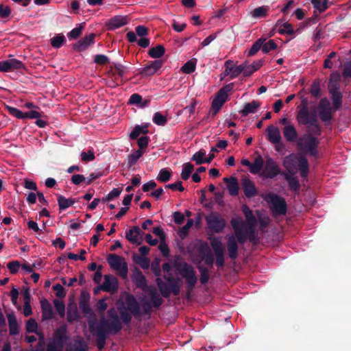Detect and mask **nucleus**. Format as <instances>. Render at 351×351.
<instances>
[{
	"label": "nucleus",
	"mask_w": 351,
	"mask_h": 351,
	"mask_svg": "<svg viewBox=\"0 0 351 351\" xmlns=\"http://www.w3.org/2000/svg\"><path fill=\"white\" fill-rule=\"evenodd\" d=\"M282 132L288 142H294L298 137V132L293 124L284 126Z\"/></svg>",
	"instance_id": "nucleus-27"
},
{
	"label": "nucleus",
	"mask_w": 351,
	"mask_h": 351,
	"mask_svg": "<svg viewBox=\"0 0 351 351\" xmlns=\"http://www.w3.org/2000/svg\"><path fill=\"white\" fill-rule=\"evenodd\" d=\"M208 227L215 232H221L225 226V219L217 213H212L206 217Z\"/></svg>",
	"instance_id": "nucleus-12"
},
{
	"label": "nucleus",
	"mask_w": 351,
	"mask_h": 351,
	"mask_svg": "<svg viewBox=\"0 0 351 351\" xmlns=\"http://www.w3.org/2000/svg\"><path fill=\"white\" fill-rule=\"evenodd\" d=\"M297 120L302 125L317 122V114L315 111L310 112L306 107H303L298 113Z\"/></svg>",
	"instance_id": "nucleus-14"
},
{
	"label": "nucleus",
	"mask_w": 351,
	"mask_h": 351,
	"mask_svg": "<svg viewBox=\"0 0 351 351\" xmlns=\"http://www.w3.org/2000/svg\"><path fill=\"white\" fill-rule=\"evenodd\" d=\"M108 315L111 322L104 317L99 323L95 319L88 321L90 332L95 337L99 350L104 348L109 333L116 334L122 328L121 322L114 308L108 310Z\"/></svg>",
	"instance_id": "nucleus-1"
},
{
	"label": "nucleus",
	"mask_w": 351,
	"mask_h": 351,
	"mask_svg": "<svg viewBox=\"0 0 351 351\" xmlns=\"http://www.w3.org/2000/svg\"><path fill=\"white\" fill-rule=\"evenodd\" d=\"M210 245L214 253L223 252V244L220 238H213L210 241Z\"/></svg>",
	"instance_id": "nucleus-50"
},
{
	"label": "nucleus",
	"mask_w": 351,
	"mask_h": 351,
	"mask_svg": "<svg viewBox=\"0 0 351 351\" xmlns=\"http://www.w3.org/2000/svg\"><path fill=\"white\" fill-rule=\"evenodd\" d=\"M10 327V333L11 335H16L19 332L17 321L14 315H10L8 317Z\"/></svg>",
	"instance_id": "nucleus-41"
},
{
	"label": "nucleus",
	"mask_w": 351,
	"mask_h": 351,
	"mask_svg": "<svg viewBox=\"0 0 351 351\" xmlns=\"http://www.w3.org/2000/svg\"><path fill=\"white\" fill-rule=\"evenodd\" d=\"M160 263V258H155L151 264L152 271H153L154 275L158 277L160 276V274H161Z\"/></svg>",
	"instance_id": "nucleus-60"
},
{
	"label": "nucleus",
	"mask_w": 351,
	"mask_h": 351,
	"mask_svg": "<svg viewBox=\"0 0 351 351\" xmlns=\"http://www.w3.org/2000/svg\"><path fill=\"white\" fill-rule=\"evenodd\" d=\"M193 222L194 221L193 219H189L187 221L186 224L180 229L178 234L181 238H184L185 237H186L190 228L193 225Z\"/></svg>",
	"instance_id": "nucleus-54"
},
{
	"label": "nucleus",
	"mask_w": 351,
	"mask_h": 351,
	"mask_svg": "<svg viewBox=\"0 0 351 351\" xmlns=\"http://www.w3.org/2000/svg\"><path fill=\"white\" fill-rule=\"evenodd\" d=\"M162 60L152 61L149 64L141 69L140 73L143 76H149L155 74L162 66Z\"/></svg>",
	"instance_id": "nucleus-18"
},
{
	"label": "nucleus",
	"mask_w": 351,
	"mask_h": 351,
	"mask_svg": "<svg viewBox=\"0 0 351 351\" xmlns=\"http://www.w3.org/2000/svg\"><path fill=\"white\" fill-rule=\"evenodd\" d=\"M277 48V45L273 40H269L268 42L263 43L262 45V51L265 53H267L269 51L274 50Z\"/></svg>",
	"instance_id": "nucleus-57"
},
{
	"label": "nucleus",
	"mask_w": 351,
	"mask_h": 351,
	"mask_svg": "<svg viewBox=\"0 0 351 351\" xmlns=\"http://www.w3.org/2000/svg\"><path fill=\"white\" fill-rule=\"evenodd\" d=\"M53 304L57 312L60 315V317H64L65 314V306L64 302L59 300H55L53 301Z\"/></svg>",
	"instance_id": "nucleus-58"
},
{
	"label": "nucleus",
	"mask_w": 351,
	"mask_h": 351,
	"mask_svg": "<svg viewBox=\"0 0 351 351\" xmlns=\"http://www.w3.org/2000/svg\"><path fill=\"white\" fill-rule=\"evenodd\" d=\"M223 182L227 184V189L230 195L236 196L239 193V186L235 177L224 178Z\"/></svg>",
	"instance_id": "nucleus-24"
},
{
	"label": "nucleus",
	"mask_w": 351,
	"mask_h": 351,
	"mask_svg": "<svg viewBox=\"0 0 351 351\" xmlns=\"http://www.w3.org/2000/svg\"><path fill=\"white\" fill-rule=\"evenodd\" d=\"M311 3L320 12H324L328 8V1L326 0H312Z\"/></svg>",
	"instance_id": "nucleus-55"
},
{
	"label": "nucleus",
	"mask_w": 351,
	"mask_h": 351,
	"mask_svg": "<svg viewBox=\"0 0 351 351\" xmlns=\"http://www.w3.org/2000/svg\"><path fill=\"white\" fill-rule=\"evenodd\" d=\"M143 232L139 227L134 226L125 233L126 239L133 244L140 245L143 242Z\"/></svg>",
	"instance_id": "nucleus-16"
},
{
	"label": "nucleus",
	"mask_w": 351,
	"mask_h": 351,
	"mask_svg": "<svg viewBox=\"0 0 351 351\" xmlns=\"http://www.w3.org/2000/svg\"><path fill=\"white\" fill-rule=\"evenodd\" d=\"M101 289L106 292H116L118 289V281L117 278L110 275L105 276L104 282L101 286Z\"/></svg>",
	"instance_id": "nucleus-20"
},
{
	"label": "nucleus",
	"mask_w": 351,
	"mask_h": 351,
	"mask_svg": "<svg viewBox=\"0 0 351 351\" xmlns=\"http://www.w3.org/2000/svg\"><path fill=\"white\" fill-rule=\"evenodd\" d=\"M319 114L320 119L324 122H328L331 120V118H332L331 109L319 110Z\"/></svg>",
	"instance_id": "nucleus-62"
},
{
	"label": "nucleus",
	"mask_w": 351,
	"mask_h": 351,
	"mask_svg": "<svg viewBox=\"0 0 351 351\" xmlns=\"http://www.w3.org/2000/svg\"><path fill=\"white\" fill-rule=\"evenodd\" d=\"M148 132L147 125H136L133 130L130 134L131 139H135L138 137L141 134H147Z\"/></svg>",
	"instance_id": "nucleus-37"
},
{
	"label": "nucleus",
	"mask_w": 351,
	"mask_h": 351,
	"mask_svg": "<svg viewBox=\"0 0 351 351\" xmlns=\"http://www.w3.org/2000/svg\"><path fill=\"white\" fill-rule=\"evenodd\" d=\"M164 278L169 285L164 282L160 278H157L156 280V282L162 295L165 298H168L171 293H173L174 295H178L180 293L182 285L181 280L167 276L166 275H164Z\"/></svg>",
	"instance_id": "nucleus-4"
},
{
	"label": "nucleus",
	"mask_w": 351,
	"mask_h": 351,
	"mask_svg": "<svg viewBox=\"0 0 351 351\" xmlns=\"http://www.w3.org/2000/svg\"><path fill=\"white\" fill-rule=\"evenodd\" d=\"M124 305L128 311L133 315H138L139 314L140 308L135 298L132 295H128L125 298Z\"/></svg>",
	"instance_id": "nucleus-25"
},
{
	"label": "nucleus",
	"mask_w": 351,
	"mask_h": 351,
	"mask_svg": "<svg viewBox=\"0 0 351 351\" xmlns=\"http://www.w3.org/2000/svg\"><path fill=\"white\" fill-rule=\"evenodd\" d=\"M196 60L195 59L189 60L181 68L183 73L190 74L195 70Z\"/></svg>",
	"instance_id": "nucleus-44"
},
{
	"label": "nucleus",
	"mask_w": 351,
	"mask_h": 351,
	"mask_svg": "<svg viewBox=\"0 0 351 351\" xmlns=\"http://www.w3.org/2000/svg\"><path fill=\"white\" fill-rule=\"evenodd\" d=\"M241 185L243 189L245 195L247 198H251L256 196L258 191L254 183L247 178H244L241 180Z\"/></svg>",
	"instance_id": "nucleus-19"
},
{
	"label": "nucleus",
	"mask_w": 351,
	"mask_h": 351,
	"mask_svg": "<svg viewBox=\"0 0 351 351\" xmlns=\"http://www.w3.org/2000/svg\"><path fill=\"white\" fill-rule=\"evenodd\" d=\"M280 168L276 162L270 157L266 159L263 171L260 176L264 178L273 179L280 174Z\"/></svg>",
	"instance_id": "nucleus-13"
},
{
	"label": "nucleus",
	"mask_w": 351,
	"mask_h": 351,
	"mask_svg": "<svg viewBox=\"0 0 351 351\" xmlns=\"http://www.w3.org/2000/svg\"><path fill=\"white\" fill-rule=\"evenodd\" d=\"M265 38H261L258 39L252 46L250 49L248 51V56H254L255 53H256L261 47H262L263 44L265 41Z\"/></svg>",
	"instance_id": "nucleus-47"
},
{
	"label": "nucleus",
	"mask_w": 351,
	"mask_h": 351,
	"mask_svg": "<svg viewBox=\"0 0 351 351\" xmlns=\"http://www.w3.org/2000/svg\"><path fill=\"white\" fill-rule=\"evenodd\" d=\"M58 203L60 209L65 210L72 206L74 201L72 199H66L64 196L59 195L58 197Z\"/></svg>",
	"instance_id": "nucleus-43"
},
{
	"label": "nucleus",
	"mask_w": 351,
	"mask_h": 351,
	"mask_svg": "<svg viewBox=\"0 0 351 351\" xmlns=\"http://www.w3.org/2000/svg\"><path fill=\"white\" fill-rule=\"evenodd\" d=\"M22 68H23V64L16 59H9L0 62L1 72H10Z\"/></svg>",
	"instance_id": "nucleus-15"
},
{
	"label": "nucleus",
	"mask_w": 351,
	"mask_h": 351,
	"mask_svg": "<svg viewBox=\"0 0 351 351\" xmlns=\"http://www.w3.org/2000/svg\"><path fill=\"white\" fill-rule=\"evenodd\" d=\"M145 150H136L128 156V163L130 166L134 165L136 161L143 156Z\"/></svg>",
	"instance_id": "nucleus-49"
},
{
	"label": "nucleus",
	"mask_w": 351,
	"mask_h": 351,
	"mask_svg": "<svg viewBox=\"0 0 351 351\" xmlns=\"http://www.w3.org/2000/svg\"><path fill=\"white\" fill-rule=\"evenodd\" d=\"M25 302L23 305V315L28 317L32 313V308L29 304V295L28 293L25 295Z\"/></svg>",
	"instance_id": "nucleus-56"
},
{
	"label": "nucleus",
	"mask_w": 351,
	"mask_h": 351,
	"mask_svg": "<svg viewBox=\"0 0 351 351\" xmlns=\"http://www.w3.org/2000/svg\"><path fill=\"white\" fill-rule=\"evenodd\" d=\"M129 103L130 104H135L140 107H145L147 105L148 101H143L142 97L138 94H133L130 96Z\"/></svg>",
	"instance_id": "nucleus-45"
},
{
	"label": "nucleus",
	"mask_w": 351,
	"mask_h": 351,
	"mask_svg": "<svg viewBox=\"0 0 351 351\" xmlns=\"http://www.w3.org/2000/svg\"><path fill=\"white\" fill-rule=\"evenodd\" d=\"M81 159L84 162H90L95 159V154L93 150H88L87 152L81 153Z\"/></svg>",
	"instance_id": "nucleus-63"
},
{
	"label": "nucleus",
	"mask_w": 351,
	"mask_h": 351,
	"mask_svg": "<svg viewBox=\"0 0 351 351\" xmlns=\"http://www.w3.org/2000/svg\"><path fill=\"white\" fill-rule=\"evenodd\" d=\"M234 88V84L230 83L223 86L216 94L213 100L211 106V112L215 115L220 110L224 103L228 100V93Z\"/></svg>",
	"instance_id": "nucleus-7"
},
{
	"label": "nucleus",
	"mask_w": 351,
	"mask_h": 351,
	"mask_svg": "<svg viewBox=\"0 0 351 351\" xmlns=\"http://www.w3.org/2000/svg\"><path fill=\"white\" fill-rule=\"evenodd\" d=\"M264 162L261 156H257L255 158L254 162L251 163L250 167V171L252 174H261V170L263 168Z\"/></svg>",
	"instance_id": "nucleus-34"
},
{
	"label": "nucleus",
	"mask_w": 351,
	"mask_h": 351,
	"mask_svg": "<svg viewBox=\"0 0 351 351\" xmlns=\"http://www.w3.org/2000/svg\"><path fill=\"white\" fill-rule=\"evenodd\" d=\"M232 63L233 62L232 60H228L226 61L224 64V76H230L231 79L238 77L243 70V67H241V64L234 66Z\"/></svg>",
	"instance_id": "nucleus-17"
},
{
	"label": "nucleus",
	"mask_w": 351,
	"mask_h": 351,
	"mask_svg": "<svg viewBox=\"0 0 351 351\" xmlns=\"http://www.w3.org/2000/svg\"><path fill=\"white\" fill-rule=\"evenodd\" d=\"M284 167L290 174L300 173L301 177L306 178L309 171V166L305 157L291 154L287 156L282 162Z\"/></svg>",
	"instance_id": "nucleus-3"
},
{
	"label": "nucleus",
	"mask_w": 351,
	"mask_h": 351,
	"mask_svg": "<svg viewBox=\"0 0 351 351\" xmlns=\"http://www.w3.org/2000/svg\"><path fill=\"white\" fill-rule=\"evenodd\" d=\"M71 351H88V346L82 337L75 339Z\"/></svg>",
	"instance_id": "nucleus-38"
},
{
	"label": "nucleus",
	"mask_w": 351,
	"mask_h": 351,
	"mask_svg": "<svg viewBox=\"0 0 351 351\" xmlns=\"http://www.w3.org/2000/svg\"><path fill=\"white\" fill-rule=\"evenodd\" d=\"M241 210L245 215L247 227L245 226L242 219L238 218L232 219L230 223L237 239L240 243L243 244L247 239H249L251 241H254L256 239L255 227L257 223V219L252 210L247 205H243Z\"/></svg>",
	"instance_id": "nucleus-2"
},
{
	"label": "nucleus",
	"mask_w": 351,
	"mask_h": 351,
	"mask_svg": "<svg viewBox=\"0 0 351 351\" xmlns=\"http://www.w3.org/2000/svg\"><path fill=\"white\" fill-rule=\"evenodd\" d=\"M42 309V316L43 319H51L53 313L51 304L47 300H43L40 302Z\"/></svg>",
	"instance_id": "nucleus-30"
},
{
	"label": "nucleus",
	"mask_w": 351,
	"mask_h": 351,
	"mask_svg": "<svg viewBox=\"0 0 351 351\" xmlns=\"http://www.w3.org/2000/svg\"><path fill=\"white\" fill-rule=\"evenodd\" d=\"M282 175L285 176V180L287 181L290 189L294 191H299L300 184L297 178L293 177L294 174H290L287 172H283Z\"/></svg>",
	"instance_id": "nucleus-33"
},
{
	"label": "nucleus",
	"mask_w": 351,
	"mask_h": 351,
	"mask_svg": "<svg viewBox=\"0 0 351 351\" xmlns=\"http://www.w3.org/2000/svg\"><path fill=\"white\" fill-rule=\"evenodd\" d=\"M265 132L267 140L271 143H278L282 139L280 130L274 125L268 126L265 130Z\"/></svg>",
	"instance_id": "nucleus-21"
},
{
	"label": "nucleus",
	"mask_w": 351,
	"mask_h": 351,
	"mask_svg": "<svg viewBox=\"0 0 351 351\" xmlns=\"http://www.w3.org/2000/svg\"><path fill=\"white\" fill-rule=\"evenodd\" d=\"M152 120L158 125H165L167 121V117L158 112L154 113Z\"/></svg>",
	"instance_id": "nucleus-53"
},
{
	"label": "nucleus",
	"mask_w": 351,
	"mask_h": 351,
	"mask_svg": "<svg viewBox=\"0 0 351 351\" xmlns=\"http://www.w3.org/2000/svg\"><path fill=\"white\" fill-rule=\"evenodd\" d=\"M134 261L141 266V268L145 269L149 267V260L145 256H135Z\"/></svg>",
	"instance_id": "nucleus-52"
},
{
	"label": "nucleus",
	"mask_w": 351,
	"mask_h": 351,
	"mask_svg": "<svg viewBox=\"0 0 351 351\" xmlns=\"http://www.w3.org/2000/svg\"><path fill=\"white\" fill-rule=\"evenodd\" d=\"M269 9L268 5L259 6L250 11L249 15L255 19L265 18L268 15Z\"/></svg>",
	"instance_id": "nucleus-28"
},
{
	"label": "nucleus",
	"mask_w": 351,
	"mask_h": 351,
	"mask_svg": "<svg viewBox=\"0 0 351 351\" xmlns=\"http://www.w3.org/2000/svg\"><path fill=\"white\" fill-rule=\"evenodd\" d=\"M171 171L167 169H162L158 176L157 180L162 182H166L171 178Z\"/></svg>",
	"instance_id": "nucleus-51"
},
{
	"label": "nucleus",
	"mask_w": 351,
	"mask_h": 351,
	"mask_svg": "<svg viewBox=\"0 0 351 351\" xmlns=\"http://www.w3.org/2000/svg\"><path fill=\"white\" fill-rule=\"evenodd\" d=\"M260 106L261 104L258 101L254 100L250 103L245 104L240 113L243 117H246L250 114H254L256 112Z\"/></svg>",
	"instance_id": "nucleus-29"
},
{
	"label": "nucleus",
	"mask_w": 351,
	"mask_h": 351,
	"mask_svg": "<svg viewBox=\"0 0 351 351\" xmlns=\"http://www.w3.org/2000/svg\"><path fill=\"white\" fill-rule=\"evenodd\" d=\"M319 144L318 139L313 136L311 134H306L297 141L298 146L310 155L315 156L317 154V147Z\"/></svg>",
	"instance_id": "nucleus-8"
},
{
	"label": "nucleus",
	"mask_w": 351,
	"mask_h": 351,
	"mask_svg": "<svg viewBox=\"0 0 351 351\" xmlns=\"http://www.w3.org/2000/svg\"><path fill=\"white\" fill-rule=\"evenodd\" d=\"M192 160L195 162L196 165L206 163V157L205 150L201 149L195 152L192 157Z\"/></svg>",
	"instance_id": "nucleus-42"
},
{
	"label": "nucleus",
	"mask_w": 351,
	"mask_h": 351,
	"mask_svg": "<svg viewBox=\"0 0 351 351\" xmlns=\"http://www.w3.org/2000/svg\"><path fill=\"white\" fill-rule=\"evenodd\" d=\"M194 169L193 165L190 162L184 163L182 165V172H181V178L184 180H186L191 176L193 171Z\"/></svg>",
	"instance_id": "nucleus-39"
},
{
	"label": "nucleus",
	"mask_w": 351,
	"mask_h": 351,
	"mask_svg": "<svg viewBox=\"0 0 351 351\" xmlns=\"http://www.w3.org/2000/svg\"><path fill=\"white\" fill-rule=\"evenodd\" d=\"M107 261L111 269L115 270L123 278L128 276V264L124 258L117 254H110Z\"/></svg>",
	"instance_id": "nucleus-9"
},
{
	"label": "nucleus",
	"mask_w": 351,
	"mask_h": 351,
	"mask_svg": "<svg viewBox=\"0 0 351 351\" xmlns=\"http://www.w3.org/2000/svg\"><path fill=\"white\" fill-rule=\"evenodd\" d=\"M276 25L278 26V32L281 34L293 35L295 33L292 25L287 22L282 23L278 21Z\"/></svg>",
	"instance_id": "nucleus-35"
},
{
	"label": "nucleus",
	"mask_w": 351,
	"mask_h": 351,
	"mask_svg": "<svg viewBox=\"0 0 351 351\" xmlns=\"http://www.w3.org/2000/svg\"><path fill=\"white\" fill-rule=\"evenodd\" d=\"M178 271L182 277L185 279L189 288L192 289L197 282V276L193 268L187 263H182L180 265Z\"/></svg>",
	"instance_id": "nucleus-11"
},
{
	"label": "nucleus",
	"mask_w": 351,
	"mask_h": 351,
	"mask_svg": "<svg viewBox=\"0 0 351 351\" xmlns=\"http://www.w3.org/2000/svg\"><path fill=\"white\" fill-rule=\"evenodd\" d=\"M165 52V49L162 45H158L156 47L149 49L148 55L152 58H159L162 57Z\"/></svg>",
	"instance_id": "nucleus-36"
},
{
	"label": "nucleus",
	"mask_w": 351,
	"mask_h": 351,
	"mask_svg": "<svg viewBox=\"0 0 351 351\" xmlns=\"http://www.w3.org/2000/svg\"><path fill=\"white\" fill-rule=\"evenodd\" d=\"M68 339L66 326L58 327L49 343L47 351H62Z\"/></svg>",
	"instance_id": "nucleus-6"
},
{
	"label": "nucleus",
	"mask_w": 351,
	"mask_h": 351,
	"mask_svg": "<svg viewBox=\"0 0 351 351\" xmlns=\"http://www.w3.org/2000/svg\"><path fill=\"white\" fill-rule=\"evenodd\" d=\"M136 33L129 32L127 33V38L129 42L134 43L137 40L136 35L139 37H143L147 34V29L143 25H138L135 28Z\"/></svg>",
	"instance_id": "nucleus-26"
},
{
	"label": "nucleus",
	"mask_w": 351,
	"mask_h": 351,
	"mask_svg": "<svg viewBox=\"0 0 351 351\" xmlns=\"http://www.w3.org/2000/svg\"><path fill=\"white\" fill-rule=\"evenodd\" d=\"M118 309L123 322L126 324H130L132 313L125 306H119Z\"/></svg>",
	"instance_id": "nucleus-40"
},
{
	"label": "nucleus",
	"mask_w": 351,
	"mask_h": 351,
	"mask_svg": "<svg viewBox=\"0 0 351 351\" xmlns=\"http://www.w3.org/2000/svg\"><path fill=\"white\" fill-rule=\"evenodd\" d=\"M256 215L258 217V223H260L261 228H265L269 223V218L267 216L261 215V212L257 210Z\"/></svg>",
	"instance_id": "nucleus-61"
},
{
	"label": "nucleus",
	"mask_w": 351,
	"mask_h": 351,
	"mask_svg": "<svg viewBox=\"0 0 351 351\" xmlns=\"http://www.w3.org/2000/svg\"><path fill=\"white\" fill-rule=\"evenodd\" d=\"M94 38L95 35L93 34H90L88 36H85L75 44V48L79 51L85 50L88 46L93 43Z\"/></svg>",
	"instance_id": "nucleus-31"
},
{
	"label": "nucleus",
	"mask_w": 351,
	"mask_h": 351,
	"mask_svg": "<svg viewBox=\"0 0 351 351\" xmlns=\"http://www.w3.org/2000/svg\"><path fill=\"white\" fill-rule=\"evenodd\" d=\"M65 37L63 34H58L51 39V45L54 48H59L65 42Z\"/></svg>",
	"instance_id": "nucleus-48"
},
{
	"label": "nucleus",
	"mask_w": 351,
	"mask_h": 351,
	"mask_svg": "<svg viewBox=\"0 0 351 351\" xmlns=\"http://www.w3.org/2000/svg\"><path fill=\"white\" fill-rule=\"evenodd\" d=\"M261 197L267 203L274 215H284L287 213V203L283 197L271 192L263 193Z\"/></svg>",
	"instance_id": "nucleus-5"
},
{
	"label": "nucleus",
	"mask_w": 351,
	"mask_h": 351,
	"mask_svg": "<svg viewBox=\"0 0 351 351\" xmlns=\"http://www.w3.org/2000/svg\"><path fill=\"white\" fill-rule=\"evenodd\" d=\"M339 78V75L332 74L329 83V90L332 96L333 107L336 110L341 108L342 99L341 93L339 91V88L337 87Z\"/></svg>",
	"instance_id": "nucleus-10"
},
{
	"label": "nucleus",
	"mask_w": 351,
	"mask_h": 351,
	"mask_svg": "<svg viewBox=\"0 0 351 351\" xmlns=\"http://www.w3.org/2000/svg\"><path fill=\"white\" fill-rule=\"evenodd\" d=\"M132 280L138 287H144L146 285V279L140 271L134 274Z\"/></svg>",
	"instance_id": "nucleus-46"
},
{
	"label": "nucleus",
	"mask_w": 351,
	"mask_h": 351,
	"mask_svg": "<svg viewBox=\"0 0 351 351\" xmlns=\"http://www.w3.org/2000/svg\"><path fill=\"white\" fill-rule=\"evenodd\" d=\"M80 308L83 314H84L86 316H91L93 315V310L90 307L89 304L86 302H80Z\"/></svg>",
	"instance_id": "nucleus-64"
},
{
	"label": "nucleus",
	"mask_w": 351,
	"mask_h": 351,
	"mask_svg": "<svg viewBox=\"0 0 351 351\" xmlns=\"http://www.w3.org/2000/svg\"><path fill=\"white\" fill-rule=\"evenodd\" d=\"M6 108L10 114L15 117L16 118L22 119H25V113L23 112L21 110H19L18 108L11 106H7Z\"/></svg>",
	"instance_id": "nucleus-59"
},
{
	"label": "nucleus",
	"mask_w": 351,
	"mask_h": 351,
	"mask_svg": "<svg viewBox=\"0 0 351 351\" xmlns=\"http://www.w3.org/2000/svg\"><path fill=\"white\" fill-rule=\"evenodd\" d=\"M128 23L126 16L117 15L111 18L107 23L108 29H114L124 26Z\"/></svg>",
	"instance_id": "nucleus-23"
},
{
	"label": "nucleus",
	"mask_w": 351,
	"mask_h": 351,
	"mask_svg": "<svg viewBox=\"0 0 351 351\" xmlns=\"http://www.w3.org/2000/svg\"><path fill=\"white\" fill-rule=\"evenodd\" d=\"M148 294L150 295L151 302L154 306L158 307L162 304L163 300L155 287L149 288Z\"/></svg>",
	"instance_id": "nucleus-32"
},
{
	"label": "nucleus",
	"mask_w": 351,
	"mask_h": 351,
	"mask_svg": "<svg viewBox=\"0 0 351 351\" xmlns=\"http://www.w3.org/2000/svg\"><path fill=\"white\" fill-rule=\"evenodd\" d=\"M236 235H227L228 240V251L230 258L234 259L238 255V245L236 240Z\"/></svg>",
	"instance_id": "nucleus-22"
}]
</instances>
